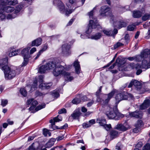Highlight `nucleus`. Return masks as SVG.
Segmentation results:
<instances>
[{
    "label": "nucleus",
    "mask_w": 150,
    "mask_h": 150,
    "mask_svg": "<svg viewBox=\"0 0 150 150\" xmlns=\"http://www.w3.org/2000/svg\"><path fill=\"white\" fill-rule=\"evenodd\" d=\"M110 134L111 137L112 138H114L116 137L118 135V133L117 131L113 130L110 132Z\"/></svg>",
    "instance_id": "nucleus-37"
},
{
    "label": "nucleus",
    "mask_w": 150,
    "mask_h": 150,
    "mask_svg": "<svg viewBox=\"0 0 150 150\" xmlns=\"http://www.w3.org/2000/svg\"><path fill=\"white\" fill-rule=\"evenodd\" d=\"M109 16L110 19V22L113 23L115 27L120 29L126 26V24L125 22L122 21H116L112 14L110 13Z\"/></svg>",
    "instance_id": "nucleus-8"
},
{
    "label": "nucleus",
    "mask_w": 150,
    "mask_h": 150,
    "mask_svg": "<svg viewBox=\"0 0 150 150\" xmlns=\"http://www.w3.org/2000/svg\"><path fill=\"white\" fill-rule=\"evenodd\" d=\"M83 127L84 128H86L90 127V126L88 123H85L83 124Z\"/></svg>",
    "instance_id": "nucleus-50"
},
{
    "label": "nucleus",
    "mask_w": 150,
    "mask_h": 150,
    "mask_svg": "<svg viewBox=\"0 0 150 150\" xmlns=\"http://www.w3.org/2000/svg\"><path fill=\"white\" fill-rule=\"evenodd\" d=\"M28 87V86H27L26 88H21L20 90L21 94L24 96L25 97L27 95V92L26 90H27V88Z\"/></svg>",
    "instance_id": "nucleus-32"
},
{
    "label": "nucleus",
    "mask_w": 150,
    "mask_h": 150,
    "mask_svg": "<svg viewBox=\"0 0 150 150\" xmlns=\"http://www.w3.org/2000/svg\"><path fill=\"white\" fill-rule=\"evenodd\" d=\"M55 139H51L46 144L45 147L49 148L53 146L54 143Z\"/></svg>",
    "instance_id": "nucleus-24"
},
{
    "label": "nucleus",
    "mask_w": 150,
    "mask_h": 150,
    "mask_svg": "<svg viewBox=\"0 0 150 150\" xmlns=\"http://www.w3.org/2000/svg\"><path fill=\"white\" fill-rule=\"evenodd\" d=\"M126 97H125V93H119L116 95L115 97L116 100L118 102L122 100H126Z\"/></svg>",
    "instance_id": "nucleus-17"
},
{
    "label": "nucleus",
    "mask_w": 150,
    "mask_h": 150,
    "mask_svg": "<svg viewBox=\"0 0 150 150\" xmlns=\"http://www.w3.org/2000/svg\"><path fill=\"white\" fill-rule=\"evenodd\" d=\"M150 104V100H145L144 103L140 105V109L142 110L145 109L149 106Z\"/></svg>",
    "instance_id": "nucleus-18"
},
{
    "label": "nucleus",
    "mask_w": 150,
    "mask_h": 150,
    "mask_svg": "<svg viewBox=\"0 0 150 150\" xmlns=\"http://www.w3.org/2000/svg\"><path fill=\"white\" fill-rule=\"evenodd\" d=\"M136 26L133 25H130L127 27V30L129 31H132L135 28Z\"/></svg>",
    "instance_id": "nucleus-41"
},
{
    "label": "nucleus",
    "mask_w": 150,
    "mask_h": 150,
    "mask_svg": "<svg viewBox=\"0 0 150 150\" xmlns=\"http://www.w3.org/2000/svg\"><path fill=\"white\" fill-rule=\"evenodd\" d=\"M142 14L139 11H134L133 12V16L134 18H138L141 16Z\"/></svg>",
    "instance_id": "nucleus-28"
},
{
    "label": "nucleus",
    "mask_w": 150,
    "mask_h": 150,
    "mask_svg": "<svg viewBox=\"0 0 150 150\" xmlns=\"http://www.w3.org/2000/svg\"><path fill=\"white\" fill-rule=\"evenodd\" d=\"M42 53V51H40L39 52L37 53V56L35 58V59H37L39 57V56H40V55Z\"/></svg>",
    "instance_id": "nucleus-61"
},
{
    "label": "nucleus",
    "mask_w": 150,
    "mask_h": 150,
    "mask_svg": "<svg viewBox=\"0 0 150 150\" xmlns=\"http://www.w3.org/2000/svg\"><path fill=\"white\" fill-rule=\"evenodd\" d=\"M74 66L75 67L76 72L77 74H79L80 72V67L79 62L77 60L75 61L74 63Z\"/></svg>",
    "instance_id": "nucleus-19"
},
{
    "label": "nucleus",
    "mask_w": 150,
    "mask_h": 150,
    "mask_svg": "<svg viewBox=\"0 0 150 150\" xmlns=\"http://www.w3.org/2000/svg\"><path fill=\"white\" fill-rule=\"evenodd\" d=\"M62 120V118L61 117L58 115L57 117L53 118V122H54V123H55V122H59L60 121H61Z\"/></svg>",
    "instance_id": "nucleus-36"
},
{
    "label": "nucleus",
    "mask_w": 150,
    "mask_h": 150,
    "mask_svg": "<svg viewBox=\"0 0 150 150\" xmlns=\"http://www.w3.org/2000/svg\"><path fill=\"white\" fill-rule=\"evenodd\" d=\"M53 3L54 4L57 5L61 13H65L66 15L71 14L74 10V9L73 10V9H70L71 8L72 5L69 4L68 3H66L68 8H67L66 9H65L64 4L60 0H54Z\"/></svg>",
    "instance_id": "nucleus-4"
},
{
    "label": "nucleus",
    "mask_w": 150,
    "mask_h": 150,
    "mask_svg": "<svg viewBox=\"0 0 150 150\" xmlns=\"http://www.w3.org/2000/svg\"><path fill=\"white\" fill-rule=\"evenodd\" d=\"M21 52V50L20 49L15 51H12L11 52H10L9 53V56L10 57H12L20 53Z\"/></svg>",
    "instance_id": "nucleus-26"
},
{
    "label": "nucleus",
    "mask_w": 150,
    "mask_h": 150,
    "mask_svg": "<svg viewBox=\"0 0 150 150\" xmlns=\"http://www.w3.org/2000/svg\"><path fill=\"white\" fill-rule=\"evenodd\" d=\"M45 103H42L41 105H39L37 106L35 108V111H37L42 108H45Z\"/></svg>",
    "instance_id": "nucleus-33"
},
{
    "label": "nucleus",
    "mask_w": 150,
    "mask_h": 150,
    "mask_svg": "<svg viewBox=\"0 0 150 150\" xmlns=\"http://www.w3.org/2000/svg\"><path fill=\"white\" fill-rule=\"evenodd\" d=\"M8 58L6 57L4 59L0 60V66L2 67L3 69V67L4 66H7L6 64L8 63Z\"/></svg>",
    "instance_id": "nucleus-25"
},
{
    "label": "nucleus",
    "mask_w": 150,
    "mask_h": 150,
    "mask_svg": "<svg viewBox=\"0 0 150 150\" xmlns=\"http://www.w3.org/2000/svg\"><path fill=\"white\" fill-rule=\"evenodd\" d=\"M36 50V49L35 47H33L30 50V55L33 54L34 52H35Z\"/></svg>",
    "instance_id": "nucleus-58"
},
{
    "label": "nucleus",
    "mask_w": 150,
    "mask_h": 150,
    "mask_svg": "<svg viewBox=\"0 0 150 150\" xmlns=\"http://www.w3.org/2000/svg\"><path fill=\"white\" fill-rule=\"evenodd\" d=\"M89 124L91 127L92 125L95 123V120L94 119H92L89 120L88 122Z\"/></svg>",
    "instance_id": "nucleus-53"
},
{
    "label": "nucleus",
    "mask_w": 150,
    "mask_h": 150,
    "mask_svg": "<svg viewBox=\"0 0 150 150\" xmlns=\"http://www.w3.org/2000/svg\"><path fill=\"white\" fill-rule=\"evenodd\" d=\"M105 114L109 119H114L118 114L117 107L113 108L112 105H107L106 106Z\"/></svg>",
    "instance_id": "nucleus-7"
},
{
    "label": "nucleus",
    "mask_w": 150,
    "mask_h": 150,
    "mask_svg": "<svg viewBox=\"0 0 150 150\" xmlns=\"http://www.w3.org/2000/svg\"><path fill=\"white\" fill-rule=\"evenodd\" d=\"M42 43V39L40 38H38L33 41L32 43V46H38L40 45Z\"/></svg>",
    "instance_id": "nucleus-20"
},
{
    "label": "nucleus",
    "mask_w": 150,
    "mask_h": 150,
    "mask_svg": "<svg viewBox=\"0 0 150 150\" xmlns=\"http://www.w3.org/2000/svg\"><path fill=\"white\" fill-rule=\"evenodd\" d=\"M35 93L37 96H41L43 95V94L42 93H40L38 91H36Z\"/></svg>",
    "instance_id": "nucleus-64"
},
{
    "label": "nucleus",
    "mask_w": 150,
    "mask_h": 150,
    "mask_svg": "<svg viewBox=\"0 0 150 150\" xmlns=\"http://www.w3.org/2000/svg\"><path fill=\"white\" fill-rule=\"evenodd\" d=\"M46 67V64L41 66L39 68V72L41 73H44L46 71H48Z\"/></svg>",
    "instance_id": "nucleus-29"
},
{
    "label": "nucleus",
    "mask_w": 150,
    "mask_h": 150,
    "mask_svg": "<svg viewBox=\"0 0 150 150\" xmlns=\"http://www.w3.org/2000/svg\"><path fill=\"white\" fill-rule=\"evenodd\" d=\"M143 124L142 121L141 120H139L135 124V127L140 128Z\"/></svg>",
    "instance_id": "nucleus-39"
},
{
    "label": "nucleus",
    "mask_w": 150,
    "mask_h": 150,
    "mask_svg": "<svg viewBox=\"0 0 150 150\" xmlns=\"http://www.w3.org/2000/svg\"><path fill=\"white\" fill-rule=\"evenodd\" d=\"M46 65L48 71L53 70V74L54 76H57L59 75H62L64 76L65 80L68 81L73 79V77L70 76V74L65 71L69 68H67L58 64V63L55 61H50Z\"/></svg>",
    "instance_id": "nucleus-1"
},
{
    "label": "nucleus",
    "mask_w": 150,
    "mask_h": 150,
    "mask_svg": "<svg viewBox=\"0 0 150 150\" xmlns=\"http://www.w3.org/2000/svg\"><path fill=\"white\" fill-rule=\"evenodd\" d=\"M74 19H71L70 21H69V22L67 23V26H69L70 25H71L73 23V22H74Z\"/></svg>",
    "instance_id": "nucleus-59"
},
{
    "label": "nucleus",
    "mask_w": 150,
    "mask_h": 150,
    "mask_svg": "<svg viewBox=\"0 0 150 150\" xmlns=\"http://www.w3.org/2000/svg\"><path fill=\"white\" fill-rule=\"evenodd\" d=\"M50 122L51 123V128L53 130L60 129V128H58L57 126L55 125V123L54 122H53V120H50Z\"/></svg>",
    "instance_id": "nucleus-35"
},
{
    "label": "nucleus",
    "mask_w": 150,
    "mask_h": 150,
    "mask_svg": "<svg viewBox=\"0 0 150 150\" xmlns=\"http://www.w3.org/2000/svg\"><path fill=\"white\" fill-rule=\"evenodd\" d=\"M15 16H13L11 15V14H8V16H7V19H11L12 18H14Z\"/></svg>",
    "instance_id": "nucleus-60"
},
{
    "label": "nucleus",
    "mask_w": 150,
    "mask_h": 150,
    "mask_svg": "<svg viewBox=\"0 0 150 150\" xmlns=\"http://www.w3.org/2000/svg\"><path fill=\"white\" fill-rule=\"evenodd\" d=\"M3 69L4 71L5 77L7 79H11L20 73L17 67L14 66H4L3 67Z\"/></svg>",
    "instance_id": "nucleus-2"
},
{
    "label": "nucleus",
    "mask_w": 150,
    "mask_h": 150,
    "mask_svg": "<svg viewBox=\"0 0 150 150\" xmlns=\"http://www.w3.org/2000/svg\"><path fill=\"white\" fill-rule=\"evenodd\" d=\"M130 117L137 118H141L142 117L143 113L140 110H136L134 112H129Z\"/></svg>",
    "instance_id": "nucleus-12"
},
{
    "label": "nucleus",
    "mask_w": 150,
    "mask_h": 150,
    "mask_svg": "<svg viewBox=\"0 0 150 150\" xmlns=\"http://www.w3.org/2000/svg\"><path fill=\"white\" fill-rule=\"evenodd\" d=\"M127 59L130 61H132L134 60L135 61V56L132 57H129Z\"/></svg>",
    "instance_id": "nucleus-62"
},
{
    "label": "nucleus",
    "mask_w": 150,
    "mask_h": 150,
    "mask_svg": "<svg viewBox=\"0 0 150 150\" xmlns=\"http://www.w3.org/2000/svg\"><path fill=\"white\" fill-rule=\"evenodd\" d=\"M101 36V34L100 33H98L95 35H92L91 37V38L92 39L97 40L100 39Z\"/></svg>",
    "instance_id": "nucleus-30"
},
{
    "label": "nucleus",
    "mask_w": 150,
    "mask_h": 150,
    "mask_svg": "<svg viewBox=\"0 0 150 150\" xmlns=\"http://www.w3.org/2000/svg\"><path fill=\"white\" fill-rule=\"evenodd\" d=\"M8 103V100H1V105L3 106H5Z\"/></svg>",
    "instance_id": "nucleus-46"
},
{
    "label": "nucleus",
    "mask_w": 150,
    "mask_h": 150,
    "mask_svg": "<svg viewBox=\"0 0 150 150\" xmlns=\"http://www.w3.org/2000/svg\"><path fill=\"white\" fill-rule=\"evenodd\" d=\"M142 58H143L141 54L140 55L135 56V61L137 62H138L141 61Z\"/></svg>",
    "instance_id": "nucleus-40"
},
{
    "label": "nucleus",
    "mask_w": 150,
    "mask_h": 150,
    "mask_svg": "<svg viewBox=\"0 0 150 150\" xmlns=\"http://www.w3.org/2000/svg\"><path fill=\"white\" fill-rule=\"evenodd\" d=\"M125 97H126V100L127 99L129 100L133 98V97L132 94L130 93H127L126 94H125Z\"/></svg>",
    "instance_id": "nucleus-38"
},
{
    "label": "nucleus",
    "mask_w": 150,
    "mask_h": 150,
    "mask_svg": "<svg viewBox=\"0 0 150 150\" xmlns=\"http://www.w3.org/2000/svg\"><path fill=\"white\" fill-rule=\"evenodd\" d=\"M123 45V44L120 42H118L114 45V48L116 49L120 46Z\"/></svg>",
    "instance_id": "nucleus-49"
},
{
    "label": "nucleus",
    "mask_w": 150,
    "mask_h": 150,
    "mask_svg": "<svg viewBox=\"0 0 150 150\" xmlns=\"http://www.w3.org/2000/svg\"><path fill=\"white\" fill-rule=\"evenodd\" d=\"M141 85V83L140 82L137 80H132L131 82L129 83V84L128 86V87H131L133 85H134V86H140Z\"/></svg>",
    "instance_id": "nucleus-21"
},
{
    "label": "nucleus",
    "mask_w": 150,
    "mask_h": 150,
    "mask_svg": "<svg viewBox=\"0 0 150 150\" xmlns=\"http://www.w3.org/2000/svg\"><path fill=\"white\" fill-rule=\"evenodd\" d=\"M143 150H150V145L147 144L143 148Z\"/></svg>",
    "instance_id": "nucleus-45"
},
{
    "label": "nucleus",
    "mask_w": 150,
    "mask_h": 150,
    "mask_svg": "<svg viewBox=\"0 0 150 150\" xmlns=\"http://www.w3.org/2000/svg\"><path fill=\"white\" fill-rule=\"evenodd\" d=\"M70 45L68 43H66L63 44L62 46V53L64 55L67 56L71 53L70 50Z\"/></svg>",
    "instance_id": "nucleus-9"
},
{
    "label": "nucleus",
    "mask_w": 150,
    "mask_h": 150,
    "mask_svg": "<svg viewBox=\"0 0 150 150\" xmlns=\"http://www.w3.org/2000/svg\"><path fill=\"white\" fill-rule=\"evenodd\" d=\"M139 128L138 127H136L133 129V132L134 133H137L139 131Z\"/></svg>",
    "instance_id": "nucleus-56"
},
{
    "label": "nucleus",
    "mask_w": 150,
    "mask_h": 150,
    "mask_svg": "<svg viewBox=\"0 0 150 150\" xmlns=\"http://www.w3.org/2000/svg\"><path fill=\"white\" fill-rule=\"evenodd\" d=\"M150 18V13H146L142 17V19L144 21H146Z\"/></svg>",
    "instance_id": "nucleus-34"
},
{
    "label": "nucleus",
    "mask_w": 150,
    "mask_h": 150,
    "mask_svg": "<svg viewBox=\"0 0 150 150\" xmlns=\"http://www.w3.org/2000/svg\"><path fill=\"white\" fill-rule=\"evenodd\" d=\"M52 95L53 96L56 98L59 96V92L55 90L53 91V92L52 93Z\"/></svg>",
    "instance_id": "nucleus-42"
},
{
    "label": "nucleus",
    "mask_w": 150,
    "mask_h": 150,
    "mask_svg": "<svg viewBox=\"0 0 150 150\" xmlns=\"http://www.w3.org/2000/svg\"><path fill=\"white\" fill-rule=\"evenodd\" d=\"M141 54L144 59L142 60V65L143 68H150V49H145L142 51Z\"/></svg>",
    "instance_id": "nucleus-5"
},
{
    "label": "nucleus",
    "mask_w": 150,
    "mask_h": 150,
    "mask_svg": "<svg viewBox=\"0 0 150 150\" xmlns=\"http://www.w3.org/2000/svg\"><path fill=\"white\" fill-rule=\"evenodd\" d=\"M110 8L108 6H102L100 12L101 16H108L110 13Z\"/></svg>",
    "instance_id": "nucleus-11"
},
{
    "label": "nucleus",
    "mask_w": 150,
    "mask_h": 150,
    "mask_svg": "<svg viewBox=\"0 0 150 150\" xmlns=\"http://www.w3.org/2000/svg\"><path fill=\"white\" fill-rule=\"evenodd\" d=\"M128 66L129 68H131V69H137L143 68L142 65L141 66L138 64L135 65L133 63L130 64L128 65Z\"/></svg>",
    "instance_id": "nucleus-22"
},
{
    "label": "nucleus",
    "mask_w": 150,
    "mask_h": 150,
    "mask_svg": "<svg viewBox=\"0 0 150 150\" xmlns=\"http://www.w3.org/2000/svg\"><path fill=\"white\" fill-rule=\"evenodd\" d=\"M47 48V45L45 44L43 47L42 49L40 50V51H42V52L45 50H46Z\"/></svg>",
    "instance_id": "nucleus-54"
},
{
    "label": "nucleus",
    "mask_w": 150,
    "mask_h": 150,
    "mask_svg": "<svg viewBox=\"0 0 150 150\" xmlns=\"http://www.w3.org/2000/svg\"><path fill=\"white\" fill-rule=\"evenodd\" d=\"M115 128L120 130L122 131H125L127 130L128 129L130 128V127L127 123L125 122L123 124H118L115 127Z\"/></svg>",
    "instance_id": "nucleus-13"
},
{
    "label": "nucleus",
    "mask_w": 150,
    "mask_h": 150,
    "mask_svg": "<svg viewBox=\"0 0 150 150\" xmlns=\"http://www.w3.org/2000/svg\"><path fill=\"white\" fill-rule=\"evenodd\" d=\"M34 144L33 143L30 146L28 150H35V147L34 146Z\"/></svg>",
    "instance_id": "nucleus-55"
},
{
    "label": "nucleus",
    "mask_w": 150,
    "mask_h": 150,
    "mask_svg": "<svg viewBox=\"0 0 150 150\" xmlns=\"http://www.w3.org/2000/svg\"><path fill=\"white\" fill-rule=\"evenodd\" d=\"M22 8V7L21 6H18L16 7L15 9V12L16 13H18L21 10Z\"/></svg>",
    "instance_id": "nucleus-44"
},
{
    "label": "nucleus",
    "mask_w": 150,
    "mask_h": 150,
    "mask_svg": "<svg viewBox=\"0 0 150 150\" xmlns=\"http://www.w3.org/2000/svg\"><path fill=\"white\" fill-rule=\"evenodd\" d=\"M95 8H94L93 10L88 13V16L90 19L92 18L93 20H90L89 21V23L88 25V28L86 31L87 34L90 33L92 31V29L96 28L98 25L97 20L95 18H93V10Z\"/></svg>",
    "instance_id": "nucleus-6"
},
{
    "label": "nucleus",
    "mask_w": 150,
    "mask_h": 150,
    "mask_svg": "<svg viewBox=\"0 0 150 150\" xmlns=\"http://www.w3.org/2000/svg\"><path fill=\"white\" fill-rule=\"evenodd\" d=\"M81 114V112L79 110L75 111L71 114V115L72 117L74 119H77Z\"/></svg>",
    "instance_id": "nucleus-23"
},
{
    "label": "nucleus",
    "mask_w": 150,
    "mask_h": 150,
    "mask_svg": "<svg viewBox=\"0 0 150 150\" xmlns=\"http://www.w3.org/2000/svg\"><path fill=\"white\" fill-rule=\"evenodd\" d=\"M121 147V145L120 143H118L116 146L115 149H116L118 150H120V149Z\"/></svg>",
    "instance_id": "nucleus-57"
},
{
    "label": "nucleus",
    "mask_w": 150,
    "mask_h": 150,
    "mask_svg": "<svg viewBox=\"0 0 150 150\" xmlns=\"http://www.w3.org/2000/svg\"><path fill=\"white\" fill-rule=\"evenodd\" d=\"M38 103L37 101L34 100L33 99L31 98L28 100L27 102V104L28 105H31V106L29 108L30 111L32 113L35 112V110H34L36 106L37 105Z\"/></svg>",
    "instance_id": "nucleus-10"
},
{
    "label": "nucleus",
    "mask_w": 150,
    "mask_h": 150,
    "mask_svg": "<svg viewBox=\"0 0 150 150\" xmlns=\"http://www.w3.org/2000/svg\"><path fill=\"white\" fill-rule=\"evenodd\" d=\"M30 47H27L21 51V54L23 58H29L30 57L29 52V50H30Z\"/></svg>",
    "instance_id": "nucleus-14"
},
{
    "label": "nucleus",
    "mask_w": 150,
    "mask_h": 150,
    "mask_svg": "<svg viewBox=\"0 0 150 150\" xmlns=\"http://www.w3.org/2000/svg\"><path fill=\"white\" fill-rule=\"evenodd\" d=\"M104 127L107 131H108L111 128V127L110 124L107 125L106 124L104 125Z\"/></svg>",
    "instance_id": "nucleus-48"
},
{
    "label": "nucleus",
    "mask_w": 150,
    "mask_h": 150,
    "mask_svg": "<svg viewBox=\"0 0 150 150\" xmlns=\"http://www.w3.org/2000/svg\"><path fill=\"white\" fill-rule=\"evenodd\" d=\"M43 133L45 136H47L48 134L49 131L47 129H43Z\"/></svg>",
    "instance_id": "nucleus-51"
},
{
    "label": "nucleus",
    "mask_w": 150,
    "mask_h": 150,
    "mask_svg": "<svg viewBox=\"0 0 150 150\" xmlns=\"http://www.w3.org/2000/svg\"><path fill=\"white\" fill-rule=\"evenodd\" d=\"M103 32L106 35L113 36L117 33L118 31L117 29H115L113 31L104 30H103Z\"/></svg>",
    "instance_id": "nucleus-15"
},
{
    "label": "nucleus",
    "mask_w": 150,
    "mask_h": 150,
    "mask_svg": "<svg viewBox=\"0 0 150 150\" xmlns=\"http://www.w3.org/2000/svg\"><path fill=\"white\" fill-rule=\"evenodd\" d=\"M43 79V76L42 75L39 76L38 79H35V81H34L31 87V90L32 91H33L35 90V88L37 86L38 81L40 83L39 85L40 88L42 89H49L52 85V83H48L46 84L44 83Z\"/></svg>",
    "instance_id": "nucleus-3"
},
{
    "label": "nucleus",
    "mask_w": 150,
    "mask_h": 150,
    "mask_svg": "<svg viewBox=\"0 0 150 150\" xmlns=\"http://www.w3.org/2000/svg\"><path fill=\"white\" fill-rule=\"evenodd\" d=\"M81 101L78 98H75L73 99L72 102L73 104H76L79 103H80Z\"/></svg>",
    "instance_id": "nucleus-43"
},
{
    "label": "nucleus",
    "mask_w": 150,
    "mask_h": 150,
    "mask_svg": "<svg viewBox=\"0 0 150 150\" xmlns=\"http://www.w3.org/2000/svg\"><path fill=\"white\" fill-rule=\"evenodd\" d=\"M8 0H0L1 3L7 4L9 5L14 6L18 3L17 0H13L8 1Z\"/></svg>",
    "instance_id": "nucleus-16"
},
{
    "label": "nucleus",
    "mask_w": 150,
    "mask_h": 150,
    "mask_svg": "<svg viewBox=\"0 0 150 150\" xmlns=\"http://www.w3.org/2000/svg\"><path fill=\"white\" fill-rule=\"evenodd\" d=\"M24 60L22 64V66H24L27 65L28 62V59L29 58H23Z\"/></svg>",
    "instance_id": "nucleus-47"
},
{
    "label": "nucleus",
    "mask_w": 150,
    "mask_h": 150,
    "mask_svg": "<svg viewBox=\"0 0 150 150\" xmlns=\"http://www.w3.org/2000/svg\"><path fill=\"white\" fill-rule=\"evenodd\" d=\"M115 91H112L108 95V98L105 100V103L108 102L110 99L115 94Z\"/></svg>",
    "instance_id": "nucleus-27"
},
{
    "label": "nucleus",
    "mask_w": 150,
    "mask_h": 150,
    "mask_svg": "<svg viewBox=\"0 0 150 150\" xmlns=\"http://www.w3.org/2000/svg\"><path fill=\"white\" fill-rule=\"evenodd\" d=\"M96 121L97 123H99L101 126H103V127L106 123L105 120H101L99 119H98Z\"/></svg>",
    "instance_id": "nucleus-31"
},
{
    "label": "nucleus",
    "mask_w": 150,
    "mask_h": 150,
    "mask_svg": "<svg viewBox=\"0 0 150 150\" xmlns=\"http://www.w3.org/2000/svg\"><path fill=\"white\" fill-rule=\"evenodd\" d=\"M66 110L65 108H62L58 112L59 114H61L63 113H66Z\"/></svg>",
    "instance_id": "nucleus-52"
},
{
    "label": "nucleus",
    "mask_w": 150,
    "mask_h": 150,
    "mask_svg": "<svg viewBox=\"0 0 150 150\" xmlns=\"http://www.w3.org/2000/svg\"><path fill=\"white\" fill-rule=\"evenodd\" d=\"M125 38L127 42L129 40V35L128 34H126L125 35Z\"/></svg>",
    "instance_id": "nucleus-63"
}]
</instances>
